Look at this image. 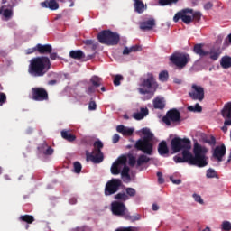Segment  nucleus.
Segmentation results:
<instances>
[{"label":"nucleus","instance_id":"nucleus-31","mask_svg":"<svg viewBox=\"0 0 231 231\" xmlns=\"http://www.w3.org/2000/svg\"><path fill=\"white\" fill-rule=\"evenodd\" d=\"M142 47L139 45H134L132 47H125L123 51V55H129V53H133V51H141Z\"/></svg>","mask_w":231,"mask_h":231},{"label":"nucleus","instance_id":"nucleus-7","mask_svg":"<svg viewBox=\"0 0 231 231\" xmlns=\"http://www.w3.org/2000/svg\"><path fill=\"white\" fill-rule=\"evenodd\" d=\"M158 82L156 79L151 73L147 74V79L145 80V98L146 100H151L154 97L156 90L158 89Z\"/></svg>","mask_w":231,"mask_h":231},{"label":"nucleus","instance_id":"nucleus-1","mask_svg":"<svg viewBox=\"0 0 231 231\" xmlns=\"http://www.w3.org/2000/svg\"><path fill=\"white\" fill-rule=\"evenodd\" d=\"M171 145L173 152H180V151H182V157H173L175 163H189V165H195L199 168L207 167L208 165V162L207 161V152H208V150L198 142L194 143L193 145L194 155L190 152L192 147L190 139L174 137L171 142Z\"/></svg>","mask_w":231,"mask_h":231},{"label":"nucleus","instance_id":"nucleus-24","mask_svg":"<svg viewBox=\"0 0 231 231\" xmlns=\"http://www.w3.org/2000/svg\"><path fill=\"white\" fill-rule=\"evenodd\" d=\"M158 152L161 156H165L169 152V146L166 141H162L158 145Z\"/></svg>","mask_w":231,"mask_h":231},{"label":"nucleus","instance_id":"nucleus-34","mask_svg":"<svg viewBox=\"0 0 231 231\" xmlns=\"http://www.w3.org/2000/svg\"><path fill=\"white\" fill-rule=\"evenodd\" d=\"M133 117L135 120H143L145 118V107H142L141 112L134 113Z\"/></svg>","mask_w":231,"mask_h":231},{"label":"nucleus","instance_id":"nucleus-2","mask_svg":"<svg viewBox=\"0 0 231 231\" xmlns=\"http://www.w3.org/2000/svg\"><path fill=\"white\" fill-rule=\"evenodd\" d=\"M51 69V61L48 56H39L31 59L28 73L32 77H44Z\"/></svg>","mask_w":231,"mask_h":231},{"label":"nucleus","instance_id":"nucleus-42","mask_svg":"<svg viewBox=\"0 0 231 231\" xmlns=\"http://www.w3.org/2000/svg\"><path fill=\"white\" fill-rule=\"evenodd\" d=\"M154 144L152 143H145V154L151 156L152 154Z\"/></svg>","mask_w":231,"mask_h":231},{"label":"nucleus","instance_id":"nucleus-38","mask_svg":"<svg viewBox=\"0 0 231 231\" xmlns=\"http://www.w3.org/2000/svg\"><path fill=\"white\" fill-rule=\"evenodd\" d=\"M159 80H161V82H167V80H169V72L167 70L161 71Z\"/></svg>","mask_w":231,"mask_h":231},{"label":"nucleus","instance_id":"nucleus-36","mask_svg":"<svg viewBox=\"0 0 231 231\" xmlns=\"http://www.w3.org/2000/svg\"><path fill=\"white\" fill-rule=\"evenodd\" d=\"M154 139V134L151 132V129L145 128V143L152 142Z\"/></svg>","mask_w":231,"mask_h":231},{"label":"nucleus","instance_id":"nucleus-4","mask_svg":"<svg viewBox=\"0 0 231 231\" xmlns=\"http://www.w3.org/2000/svg\"><path fill=\"white\" fill-rule=\"evenodd\" d=\"M93 147L94 149L92 152L86 151L87 162H91L92 163H102L104 162V153L102 152V149H104V143L97 140L94 142Z\"/></svg>","mask_w":231,"mask_h":231},{"label":"nucleus","instance_id":"nucleus-56","mask_svg":"<svg viewBox=\"0 0 231 231\" xmlns=\"http://www.w3.org/2000/svg\"><path fill=\"white\" fill-rule=\"evenodd\" d=\"M88 109H89V111H95V109H97V103L95 101L91 100L88 103Z\"/></svg>","mask_w":231,"mask_h":231},{"label":"nucleus","instance_id":"nucleus-47","mask_svg":"<svg viewBox=\"0 0 231 231\" xmlns=\"http://www.w3.org/2000/svg\"><path fill=\"white\" fill-rule=\"evenodd\" d=\"M124 80V76L117 74L114 78V86H120V81Z\"/></svg>","mask_w":231,"mask_h":231},{"label":"nucleus","instance_id":"nucleus-55","mask_svg":"<svg viewBox=\"0 0 231 231\" xmlns=\"http://www.w3.org/2000/svg\"><path fill=\"white\" fill-rule=\"evenodd\" d=\"M170 180L174 184V185H181V179H174V176L170 177Z\"/></svg>","mask_w":231,"mask_h":231},{"label":"nucleus","instance_id":"nucleus-29","mask_svg":"<svg viewBox=\"0 0 231 231\" xmlns=\"http://www.w3.org/2000/svg\"><path fill=\"white\" fill-rule=\"evenodd\" d=\"M18 219L21 221V223H27V225H32V223L35 221V217H33L32 215H22Z\"/></svg>","mask_w":231,"mask_h":231},{"label":"nucleus","instance_id":"nucleus-64","mask_svg":"<svg viewBox=\"0 0 231 231\" xmlns=\"http://www.w3.org/2000/svg\"><path fill=\"white\" fill-rule=\"evenodd\" d=\"M212 6H214V5H212V3L210 2H208L207 4H205L204 8L205 10H210Z\"/></svg>","mask_w":231,"mask_h":231},{"label":"nucleus","instance_id":"nucleus-43","mask_svg":"<svg viewBox=\"0 0 231 231\" xmlns=\"http://www.w3.org/2000/svg\"><path fill=\"white\" fill-rule=\"evenodd\" d=\"M188 109L193 113H201V111H203V107H201V106H199L198 103L194 106H189Z\"/></svg>","mask_w":231,"mask_h":231},{"label":"nucleus","instance_id":"nucleus-32","mask_svg":"<svg viewBox=\"0 0 231 231\" xmlns=\"http://www.w3.org/2000/svg\"><path fill=\"white\" fill-rule=\"evenodd\" d=\"M90 83L92 84V86H94L96 88H100L102 86V78L98 77V76H93L90 79Z\"/></svg>","mask_w":231,"mask_h":231},{"label":"nucleus","instance_id":"nucleus-3","mask_svg":"<svg viewBox=\"0 0 231 231\" xmlns=\"http://www.w3.org/2000/svg\"><path fill=\"white\" fill-rule=\"evenodd\" d=\"M180 19L184 24H190L193 21L199 23L201 21V14L199 12L194 13V9L185 8L179 11L173 17L174 23H178Z\"/></svg>","mask_w":231,"mask_h":231},{"label":"nucleus","instance_id":"nucleus-17","mask_svg":"<svg viewBox=\"0 0 231 231\" xmlns=\"http://www.w3.org/2000/svg\"><path fill=\"white\" fill-rule=\"evenodd\" d=\"M142 134L143 135L141 139L136 141L134 147L137 151H142L145 153V128L141 130Z\"/></svg>","mask_w":231,"mask_h":231},{"label":"nucleus","instance_id":"nucleus-46","mask_svg":"<svg viewBox=\"0 0 231 231\" xmlns=\"http://www.w3.org/2000/svg\"><path fill=\"white\" fill-rule=\"evenodd\" d=\"M145 163V154L140 155L139 158L136 161V166L142 167Z\"/></svg>","mask_w":231,"mask_h":231},{"label":"nucleus","instance_id":"nucleus-22","mask_svg":"<svg viewBox=\"0 0 231 231\" xmlns=\"http://www.w3.org/2000/svg\"><path fill=\"white\" fill-rule=\"evenodd\" d=\"M61 137L63 138V140H66L67 142H75L77 140V136L71 134L70 130H62Z\"/></svg>","mask_w":231,"mask_h":231},{"label":"nucleus","instance_id":"nucleus-58","mask_svg":"<svg viewBox=\"0 0 231 231\" xmlns=\"http://www.w3.org/2000/svg\"><path fill=\"white\" fill-rule=\"evenodd\" d=\"M193 198L197 203L203 205V199H201V196H199L198 194H193Z\"/></svg>","mask_w":231,"mask_h":231},{"label":"nucleus","instance_id":"nucleus-12","mask_svg":"<svg viewBox=\"0 0 231 231\" xmlns=\"http://www.w3.org/2000/svg\"><path fill=\"white\" fill-rule=\"evenodd\" d=\"M191 89L189 92V97H191V100H198L199 102L205 100V88L203 87L193 84Z\"/></svg>","mask_w":231,"mask_h":231},{"label":"nucleus","instance_id":"nucleus-61","mask_svg":"<svg viewBox=\"0 0 231 231\" xmlns=\"http://www.w3.org/2000/svg\"><path fill=\"white\" fill-rule=\"evenodd\" d=\"M49 55H50V60H57V59H58V54H57V52H53V51H51V53H49Z\"/></svg>","mask_w":231,"mask_h":231},{"label":"nucleus","instance_id":"nucleus-59","mask_svg":"<svg viewBox=\"0 0 231 231\" xmlns=\"http://www.w3.org/2000/svg\"><path fill=\"white\" fill-rule=\"evenodd\" d=\"M129 171H130V169H129L128 166H124V168H123V170L121 171V176L123 177V176L129 175Z\"/></svg>","mask_w":231,"mask_h":231},{"label":"nucleus","instance_id":"nucleus-6","mask_svg":"<svg viewBox=\"0 0 231 231\" xmlns=\"http://www.w3.org/2000/svg\"><path fill=\"white\" fill-rule=\"evenodd\" d=\"M170 62L179 69H183L190 62V55L185 52H174L170 56Z\"/></svg>","mask_w":231,"mask_h":231},{"label":"nucleus","instance_id":"nucleus-9","mask_svg":"<svg viewBox=\"0 0 231 231\" xmlns=\"http://www.w3.org/2000/svg\"><path fill=\"white\" fill-rule=\"evenodd\" d=\"M31 98L34 102H48L50 96L48 95V90L44 88H32Z\"/></svg>","mask_w":231,"mask_h":231},{"label":"nucleus","instance_id":"nucleus-30","mask_svg":"<svg viewBox=\"0 0 231 231\" xmlns=\"http://www.w3.org/2000/svg\"><path fill=\"white\" fill-rule=\"evenodd\" d=\"M156 28V20L154 18H149L145 21V32H151Z\"/></svg>","mask_w":231,"mask_h":231},{"label":"nucleus","instance_id":"nucleus-48","mask_svg":"<svg viewBox=\"0 0 231 231\" xmlns=\"http://www.w3.org/2000/svg\"><path fill=\"white\" fill-rule=\"evenodd\" d=\"M207 178H217V173L216 172L215 170L213 169H208L207 171V174H206Z\"/></svg>","mask_w":231,"mask_h":231},{"label":"nucleus","instance_id":"nucleus-23","mask_svg":"<svg viewBox=\"0 0 231 231\" xmlns=\"http://www.w3.org/2000/svg\"><path fill=\"white\" fill-rule=\"evenodd\" d=\"M193 51L196 55H199V57H207V55H208V51L203 50V44L201 43L195 44Z\"/></svg>","mask_w":231,"mask_h":231},{"label":"nucleus","instance_id":"nucleus-27","mask_svg":"<svg viewBox=\"0 0 231 231\" xmlns=\"http://www.w3.org/2000/svg\"><path fill=\"white\" fill-rule=\"evenodd\" d=\"M220 66L224 69H228V68H231V57L230 56L222 57L220 60Z\"/></svg>","mask_w":231,"mask_h":231},{"label":"nucleus","instance_id":"nucleus-49","mask_svg":"<svg viewBox=\"0 0 231 231\" xmlns=\"http://www.w3.org/2000/svg\"><path fill=\"white\" fill-rule=\"evenodd\" d=\"M82 171V164L79 162H74V172L77 174H80V171Z\"/></svg>","mask_w":231,"mask_h":231},{"label":"nucleus","instance_id":"nucleus-33","mask_svg":"<svg viewBox=\"0 0 231 231\" xmlns=\"http://www.w3.org/2000/svg\"><path fill=\"white\" fill-rule=\"evenodd\" d=\"M122 167L118 164V162H114L111 166V173L114 176L120 174Z\"/></svg>","mask_w":231,"mask_h":231},{"label":"nucleus","instance_id":"nucleus-20","mask_svg":"<svg viewBox=\"0 0 231 231\" xmlns=\"http://www.w3.org/2000/svg\"><path fill=\"white\" fill-rule=\"evenodd\" d=\"M43 8H49L50 10H59V3L55 0H45L41 3Z\"/></svg>","mask_w":231,"mask_h":231},{"label":"nucleus","instance_id":"nucleus-16","mask_svg":"<svg viewBox=\"0 0 231 231\" xmlns=\"http://www.w3.org/2000/svg\"><path fill=\"white\" fill-rule=\"evenodd\" d=\"M37 46V52L40 55H50V53H51V51H53V47L51 44H41L38 43L36 44Z\"/></svg>","mask_w":231,"mask_h":231},{"label":"nucleus","instance_id":"nucleus-21","mask_svg":"<svg viewBox=\"0 0 231 231\" xmlns=\"http://www.w3.org/2000/svg\"><path fill=\"white\" fill-rule=\"evenodd\" d=\"M209 58L211 60H217L219 59V55H221V48L213 47L208 51Z\"/></svg>","mask_w":231,"mask_h":231},{"label":"nucleus","instance_id":"nucleus-60","mask_svg":"<svg viewBox=\"0 0 231 231\" xmlns=\"http://www.w3.org/2000/svg\"><path fill=\"white\" fill-rule=\"evenodd\" d=\"M112 142L113 143H118V142H120V135H118L117 134H115L113 135Z\"/></svg>","mask_w":231,"mask_h":231},{"label":"nucleus","instance_id":"nucleus-45","mask_svg":"<svg viewBox=\"0 0 231 231\" xmlns=\"http://www.w3.org/2000/svg\"><path fill=\"white\" fill-rule=\"evenodd\" d=\"M83 44H86V46H92V50H97V43H95V41L93 40H85L83 41Z\"/></svg>","mask_w":231,"mask_h":231},{"label":"nucleus","instance_id":"nucleus-53","mask_svg":"<svg viewBox=\"0 0 231 231\" xmlns=\"http://www.w3.org/2000/svg\"><path fill=\"white\" fill-rule=\"evenodd\" d=\"M95 91H97V87H94L93 85L92 86H88L87 88V90H86V93L88 95H92V93H95Z\"/></svg>","mask_w":231,"mask_h":231},{"label":"nucleus","instance_id":"nucleus-11","mask_svg":"<svg viewBox=\"0 0 231 231\" xmlns=\"http://www.w3.org/2000/svg\"><path fill=\"white\" fill-rule=\"evenodd\" d=\"M221 116L225 118L224 125L221 130L223 133H226L228 131V125H231V102L225 104L221 110Z\"/></svg>","mask_w":231,"mask_h":231},{"label":"nucleus","instance_id":"nucleus-18","mask_svg":"<svg viewBox=\"0 0 231 231\" xmlns=\"http://www.w3.org/2000/svg\"><path fill=\"white\" fill-rule=\"evenodd\" d=\"M123 217L125 221H129L130 223H135V221H140V219H142V216L140 214L135 213L134 215H131L129 210H126V213H125Z\"/></svg>","mask_w":231,"mask_h":231},{"label":"nucleus","instance_id":"nucleus-63","mask_svg":"<svg viewBox=\"0 0 231 231\" xmlns=\"http://www.w3.org/2000/svg\"><path fill=\"white\" fill-rule=\"evenodd\" d=\"M44 154L46 156H51V154H53V148L48 147V149L44 152Z\"/></svg>","mask_w":231,"mask_h":231},{"label":"nucleus","instance_id":"nucleus-39","mask_svg":"<svg viewBox=\"0 0 231 231\" xmlns=\"http://www.w3.org/2000/svg\"><path fill=\"white\" fill-rule=\"evenodd\" d=\"M115 199L118 201H129V197L125 193H117L115 195Z\"/></svg>","mask_w":231,"mask_h":231},{"label":"nucleus","instance_id":"nucleus-26","mask_svg":"<svg viewBox=\"0 0 231 231\" xmlns=\"http://www.w3.org/2000/svg\"><path fill=\"white\" fill-rule=\"evenodd\" d=\"M69 57H70V59H75V60H79L80 59H84L86 57V55L84 54V52L82 51L77 50V51H70Z\"/></svg>","mask_w":231,"mask_h":231},{"label":"nucleus","instance_id":"nucleus-50","mask_svg":"<svg viewBox=\"0 0 231 231\" xmlns=\"http://www.w3.org/2000/svg\"><path fill=\"white\" fill-rule=\"evenodd\" d=\"M222 230L230 231L231 230V223L228 221H224L221 225Z\"/></svg>","mask_w":231,"mask_h":231},{"label":"nucleus","instance_id":"nucleus-51","mask_svg":"<svg viewBox=\"0 0 231 231\" xmlns=\"http://www.w3.org/2000/svg\"><path fill=\"white\" fill-rule=\"evenodd\" d=\"M157 178L158 183H160V185L165 183V179H163V173H162V171L157 172Z\"/></svg>","mask_w":231,"mask_h":231},{"label":"nucleus","instance_id":"nucleus-62","mask_svg":"<svg viewBox=\"0 0 231 231\" xmlns=\"http://www.w3.org/2000/svg\"><path fill=\"white\" fill-rule=\"evenodd\" d=\"M122 178L124 183H131V175H124Z\"/></svg>","mask_w":231,"mask_h":231},{"label":"nucleus","instance_id":"nucleus-10","mask_svg":"<svg viewBox=\"0 0 231 231\" xmlns=\"http://www.w3.org/2000/svg\"><path fill=\"white\" fill-rule=\"evenodd\" d=\"M121 187H122V180L111 179L106 184L105 196H113V194H116V192L120 190Z\"/></svg>","mask_w":231,"mask_h":231},{"label":"nucleus","instance_id":"nucleus-54","mask_svg":"<svg viewBox=\"0 0 231 231\" xmlns=\"http://www.w3.org/2000/svg\"><path fill=\"white\" fill-rule=\"evenodd\" d=\"M115 231H136V228L133 227V226L119 227V228L116 229Z\"/></svg>","mask_w":231,"mask_h":231},{"label":"nucleus","instance_id":"nucleus-52","mask_svg":"<svg viewBox=\"0 0 231 231\" xmlns=\"http://www.w3.org/2000/svg\"><path fill=\"white\" fill-rule=\"evenodd\" d=\"M6 104V94L0 92V106Z\"/></svg>","mask_w":231,"mask_h":231},{"label":"nucleus","instance_id":"nucleus-28","mask_svg":"<svg viewBox=\"0 0 231 231\" xmlns=\"http://www.w3.org/2000/svg\"><path fill=\"white\" fill-rule=\"evenodd\" d=\"M134 11L137 14H143V8H145V5L141 0H134Z\"/></svg>","mask_w":231,"mask_h":231},{"label":"nucleus","instance_id":"nucleus-25","mask_svg":"<svg viewBox=\"0 0 231 231\" xmlns=\"http://www.w3.org/2000/svg\"><path fill=\"white\" fill-rule=\"evenodd\" d=\"M153 107L155 109H165V98L157 97L153 100Z\"/></svg>","mask_w":231,"mask_h":231},{"label":"nucleus","instance_id":"nucleus-44","mask_svg":"<svg viewBox=\"0 0 231 231\" xmlns=\"http://www.w3.org/2000/svg\"><path fill=\"white\" fill-rule=\"evenodd\" d=\"M205 143H208L211 147L216 145V137L211 135L209 138L205 139Z\"/></svg>","mask_w":231,"mask_h":231},{"label":"nucleus","instance_id":"nucleus-15","mask_svg":"<svg viewBox=\"0 0 231 231\" xmlns=\"http://www.w3.org/2000/svg\"><path fill=\"white\" fill-rule=\"evenodd\" d=\"M226 154V146L222 144L220 146H217L214 149L213 156L217 160V162H223V156Z\"/></svg>","mask_w":231,"mask_h":231},{"label":"nucleus","instance_id":"nucleus-8","mask_svg":"<svg viewBox=\"0 0 231 231\" xmlns=\"http://www.w3.org/2000/svg\"><path fill=\"white\" fill-rule=\"evenodd\" d=\"M162 122L167 125L180 124V122H181V113L176 108L171 109L166 113V116L162 117Z\"/></svg>","mask_w":231,"mask_h":231},{"label":"nucleus","instance_id":"nucleus-41","mask_svg":"<svg viewBox=\"0 0 231 231\" xmlns=\"http://www.w3.org/2000/svg\"><path fill=\"white\" fill-rule=\"evenodd\" d=\"M125 194L126 196H128L129 199H131V198H134V196H136V189H134V188H125Z\"/></svg>","mask_w":231,"mask_h":231},{"label":"nucleus","instance_id":"nucleus-13","mask_svg":"<svg viewBox=\"0 0 231 231\" xmlns=\"http://www.w3.org/2000/svg\"><path fill=\"white\" fill-rule=\"evenodd\" d=\"M111 210L114 216H119L121 217H124V216L127 212V208L123 202L114 201L111 204Z\"/></svg>","mask_w":231,"mask_h":231},{"label":"nucleus","instance_id":"nucleus-40","mask_svg":"<svg viewBox=\"0 0 231 231\" xmlns=\"http://www.w3.org/2000/svg\"><path fill=\"white\" fill-rule=\"evenodd\" d=\"M180 0H159L160 6H169L171 5H174V3H178Z\"/></svg>","mask_w":231,"mask_h":231},{"label":"nucleus","instance_id":"nucleus-35","mask_svg":"<svg viewBox=\"0 0 231 231\" xmlns=\"http://www.w3.org/2000/svg\"><path fill=\"white\" fill-rule=\"evenodd\" d=\"M116 163H117V165L120 167H122V165H124V167L127 166V155H121L118 157V159L116 161Z\"/></svg>","mask_w":231,"mask_h":231},{"label":"nucleus","instance_id":"nucleus-19","mask_svg":"<svg viewBox=\"0 0 231 231\" xmlns=\"http://www.w3.org/2000/svg\"><path fill=\"white\" fill-rule=\"evenodd\" d=\"M116 131L117 133H121L123 136H133V134L134 133V129L125 127L124 125H118Z\"/></svg>","mask_w":231,"mask_h":231},{"label":"nucleus","instance_id":"nucleus-5","mask_svg":"<svg viewBox=\"0 0 231 231\" xmlns=\"http://www.w3.org/2000/svg\"><path fill=\"white\" fill-rule=\"evenodd\" d=\"M97 40L106 46H116L120 42V34L111 30H104L97 34Z\"/></svg>","mask_w":231,"mask_h":231},{"label":"nucleus","instance_id":"nucleus-14","mask_svg":"<svg viewBox=\"0 0 231 231\" xmlns=\"http://www.w3.org/2000/svg\"><path fill=\"white\" fill-rule=\"evenodd\" d=\"M15 4L11 5L10 9H5V6L0 7V15H2V21H10L14 17V7Z\"/></svg>","mask_w":231,"mask_h":231},{"label":"nucleus","instance_id":"nucleus-57","mask_svg":"<svg viewBox=\"0 0 231 231\" xmlns=\"http://www.w3.org/2000/svg\"><path fill=\"white\" fill-rule=\"evenodd\" d=\"M35 51H37V45L33 48H29V49L25 50V54L32 55V53H35Z\"/></svg>","mask_w":231,"mask_h":231},{"label":"nucleus","instance_id":"nucleus-37","mask_svg":"<svg viewBox=\"0 0 231 231\" xmlns=\"http://www.w3.org/2000/svg\"><path fill=\"white\" fill-rule=\"evenodd\" d=\"M126 160H128V165H130V167H134V165H136V157H134L133 153H128L126 155Z\"/></svg>","mask_w":231,"mask_h":231}]
</instances>
